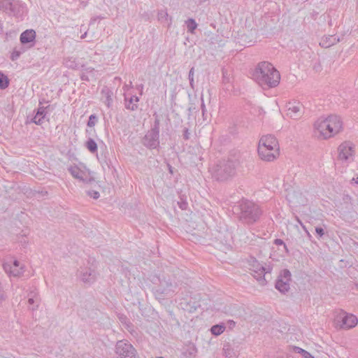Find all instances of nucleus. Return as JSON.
<instances>
[{
    "label": "nucleus",
    "mask_w": 358,
    "mask_h": 358,
    "mask_svg": "<svg viewBox=\"0 0 358 358\" xmlns=\"http://www.w3.org/2000/svg\"><path fill=\"white\" fill-rule=\"evenodd\" d=\"M252 78L261 87L272 88L279 84L280 75L271 63L262 62L255 69Z\"/></svg>",
    "instance_id": "1"
},
{
    "label": "nucleus",
    "mask_w": 358,
    "mask_h": 358,
    "mask_svg": "<svg viewBox=\"0 0 358 358\" xmlns=\"http://www.w3.org/2000/svg\"><path fill=\"white\" fill-rule=\"evenodd\" d=\"M315 133L322 139L334 137L343 129V121L336 115H330L326 117H321L314 123Z\"/></svg>",
    "instance_id": "2"
},
{
    "label": "nucleus",
    "mask_w": 358,
    "mask_h": 358,
    "mask_svg": "<svg viewBox=\"0 0 358 358\" xmlns=\"http://www.w3.org/2000/svg\"><path fill=\"white\" fill-rule=\"evenodd\" d=\"M258 155L265 162H273L280 155V148L276 138L272 135L263 136L258 145Z\"/></svg>",
    "instance_id": "3"
},
{
    "label": "nucleus",
    "mask_w": 358,
    "mask_h": 358,
    "mask_svg": "<svg viewBox=\"0 0 358 358\" xmlns=\"http://www.w3.org/2000/svg\"><path fill=\"white\" fill-rule=\"evenodd\" d=\"M239 220L246 224L257 222L263 213L258 204L249 200H242L239 203Z\"/></svg>",
    "instance_id": "4"
},
{
    "label": "nucleus",
    "mask_w": 358,
    "mask_h": 358,
    "mask_svg": "<svg viewBox=\"0 0 358 358\" xmlns=\"http://www.w3.org/2000/svg\"><path fill=\"white\" fill-rule=\"evenodd\" d=\"M212 176L218 181H225L232 178L236 173L234 161L222 160L210 169Z\"/></svg>",
    "instance_id": "5"
},
{
    "label": "nucleus",
    "mask_w": 358,
    "mask_h": 358,
    "mask_svg": "<svg viewBox=\"0 0 358 358\" xmlns=\"http://www.w3.org/2000/svg\"><path fill=\"white\" fill-rule=\"evenodd\" d=\"M142 143L149 149H156L159 146V120L156 119L153 127L142 139Z\"/></svg>",
    "instance_id": "6"
},
{
    "label": "nucleus",
    "mask_w": 358,
    "mask_h": 358,
    "mask_svg": "<svg viewBox=\"0 0 358 358\" xmlns=\"http://www.w3.org/2000/svg\"><path fill=\"white\" fill-rule=\"evenodd\" d=\"M249 262L250 270L252 272L254 278L257 279L261 285H265L266 284L265 275L271 272V268L270 266L266 267L263 266L255 258H251Z\"/></svg>",
    "instance_id": "7"
},
{
    "label": "nucleus",
    "mask_w": 358,
    "mask_h": 358,
    "mask_svg": "<svg viewBox=\"0 0 358 358\" xmlns=\"http://www.w3.org/2000/svg\"><path fill=\"white\" fill-rule=\"evenodd\" d=\"M117 358H136V350L127 340L118 341L115 345Z\"/></svg>",
    "instance_id": "8"
},
{
    "label": "nucleus",
    "mask_w": 358,
    "mask_h": 358,
    "mask_svg": "<svg viewBox=\"0 0 358 358\" xmlns=\"http://www.w3.org/2000/svg\"><path fill=\"white\" fill-rule=\"evenodd\" d=\"M9 3L5 9V13L9 15H12L20 20H22L24 17L27 13V8L26 4L20 0H9Z\"/></svg>",
    "instance_id": "9"
},
{
    "label": "nucleus",
    "mask_w": 358,
    "mask_h": 358,
    "mask_svg": "<svg viewBox=\"0 0 358 358\" xmlns=\"http://www.w3.org/2000/svg\"><path fill=\"white\" fill-rule=\"evenodd\" d=\"M335 322L340 328L348 329L355 327L358 320L355 315L341 310L336 315Z\"/></svg>",
    "instance_id": "10"
},
{
    "label": "nucleus",
    "mask_w": 358,
    "mask_h": 358,
    "mask_svg": "<svg viewBox=\"0 0 358 358\" xmlns=\"http://www.w3.org/2000/svg\"><path fill=\"white\" fill-rule=\"evenodd\" d=\"M68 171L71 176L84 183H90L94 180L91 176L90 171L85 166L73 165L68 168Z\"/></svg>",
    "instance_id": "11"
},
{
    "label": "nucleus",
    "mask_w": 358,
    "mask_h": 358,
    "mask_svg": "<svg viewBox=\"0 0 358 358\" xmlns=\"http://www.w3.org/2000/svg\"><path fill=\"white\" fill-rule=\"evenodd\" d=\"M291 276L288 269L281 271L275 282V288L281 293L287 292L290 289Z\"/></svg>",
    "instance_id": "12"
},
{
    "label": "nucleus",
    "mask_w": 358,
    "mask_h": 358,
    "mask_svg": "<svg viewBox=\"0 0 358 358\" xmlns=\"http://www.w3.org/2000/svg\"><path fill=\"white\" fill-rule=\"evenodd\" d=\"M338 151L339 159L348 162L352 159L355 147L352 143L346 141L339 145Z\"/></svg>",
    "instance_id": "13"
},
{
    "label": "nucleus",
    "mask_w": 358,
    "mask_h": 358,
    "mask_svg": "<svg viewBox=\"0 0 358 358\" xmlns=\"http://www.w3.org/2000/svg\"><path fill=\"white\" fill-rule=\"evenodd\" d=\"M3 269L9 275L13 277H19L24 271V266L17 260H14L12 264L5 263Z\"/></svg>",
    "instance_id": "14"
},
{
    "label": "nucleus",
    "mask_w": 358,
    "mask_h": 358,
    "mask_svg": "<svg viewBox=\"0 0 358 358\" xmlns=\"http://www.w3.org/2000/svg\"><path fill=\"white\" fill-rule=\"evenodd\" d=\"M287 115L292 119H299L303 115V106L299 102H289Z\"/></svg>",
    "instance_id": "15"
},
{
    "label": "nucleus",
    "mask_w": 358,
    "mask_h": 358,
    "mask_svg": "<svg viewBox=\"0 0 358 358\" xmlns=\"http://www.w3.org/2000/svg\"><path fill=\"white\" fill-rule=\"evenodd\" d=\"M80 278L83 282L92 284L96 280V273L94 270L86 268L80 271Z\"/></svg>",
    "instance_id": "16"
},
{
    "label": "nucleus",
    "mask_w": 358,
    "mask_h": 358,
    "mask_svg": "<svg viewBox=\"0 0 358 358\" xmlns=\"http://www.w3.org/2000/svg\"><path fill=\"white\" fill-rule=\"evenodd\" d=\"M101 100L104 103V104L107 106L108 108H110L113 105V91L108 87L107 86H104L101 91Z\"/></svg>",
    "instance_id": "17"
},
{
    "label": "nucleus",
    "mask_w": 358,
    "mask_h": 358,
    "mask_svg": "<svg viewBox=\"0 0 358 358\" xmlns=\"http://www.w3.org/2000/svg\"><path fill=\"white\" fill-rule=\"evenodd\" d=\"M36 36V31L34 29H27L20 34V41L22 44L29 43L35 41Z\"/></svg>",
    "instance_id": "18"
},
{
    "label": "nucleus",
    "mask_w": 358,
    "mask_h": 358,
    "mask_svg": "<svg viewBox=\"0 0 358 358\" xmlns=\"http://www.w3.org/2000/svg\"><path fill=\"white\" fill-rule=\"evenodd\" d=\"M340 41V39L338 36L335 35H329L325 37H323L320 42V45L324 48H328Z\"/></svg>",
    "instance_id": "19"
},
{
    "label": "nucleus",
    "mask_w": 358,
    "mask_h": 358,
    "mask_svg": "<svg viewBox=\"0 0 358 358\" xmlns=\"http://www.w3.org/2000/svg\"><path fill=\"white\" fill-rule=\"evenodd\" d=\"M40 298L38 294L35 292H31L28 294V303L29 308L30 310H34L38 308L40 304Z\"/></svg>",
    "instance_id": "20"
},
{
    "label": "nucleus",
    "mask_w": 358,
    "mask_h": 358,
    "mask_svg": "<svg viewBox=\"0 0 358 358\" xmlns=\"http://www.w3.org/2000/svg\"><path fill=\"white\" fill-rule=\"evenodd\" d=\"M125 107L127 109L131 110H135L138 108L137 102H138L139 99L138 96L134 95L131 96L129 99H127V98L125 96Z\"/></svg>",
    "instance_id": "21"
},
{
    "label": "nucleus",
    "mask_w": 358,
    "mask_h": 358,
    "mask_svg": "<svg viewBox=\"0 0 358 358\" xmlns=\"http://www.w3.org/2000/svg\"><path fill=\"white\" fill-rule=\"evenodd\" d=\"M223 353L227 358H238L237 352L229 343H226L223 347Z\"/></svg>",
    "instance_id": "22"
},
{
    "label": "nucleus",
    "mask_w": 358,
    "mask_h": 358,
    "mask_svg": "<svg viewBox=\"0 0 358 358\" xmlns=\"http://www.w3.org/2000/svg\"><path fill=\"white\" fill-rule=\"evenodd\" d=\"M63 64L66 67L69 69H77L79 67V65L76 62V59L73 57H68L64 58Z\"/></svg>",
    "instance_id": "23"
},
{
    "label": "nucleus",
    "mask_w": 358,
    "mask_h": 358,
    "mask_svg": "<svg viewBox=\"0 0 358 358\" xmlns=\"http://www.w3.org/2000/svg\"><path fill=\"white\" fill-rule=\"evenodd\" d=\"M24 48L23 47L15 48L10 55V59L12 61L17 60L20 55L24 52Z\"/></svg>",
    "instance_id": "24"
},
{
    "label": "nucleus",
    "mask_w": 358,
    "mask_h": 358,
    "mask_svg": "<svg viewBox=\"0 0 358 358\" xmlns=\"http://www.w3.org/2000/svg\"><path fill=\"white\" fill-rule=\"evenodd\" d=\"M185 24L187 25V29L188 32H189L191 34H194V30L197 27V24H196V21L192 18H189L185 21Z\"/></svg>",
    "instance_id": "25"
},
{
    "label": "nucleus",
    "mask_w": 358,
    "mask_h": 358,
    "mask_svg": "<svg viewBox=\"0 0 358 358\" xmlns=\"http://www.w3.org/2000/svg\"><path fill=\"white\" fill-rule=\"evenodd\" d=\"M225 330V326L224 324H215L211 327V333L215 336H219L222 334Z\"/></svg>",
    "instance_id": "26"
},
{
    "label": "nucleus",
    "mask_w": 358,
    "mask_h": 358,
    "mask_svg": "<svg viewBox=\"0 0 358 358\" xmlns=\"http://www.w3.org/2000/svg\"><path fill=\"white\" fill-rule=\"evenodd\" d=\"M293 351L295 353L301 354L303 358H315L310 353L297 346L293 347Z\"/></svg>",
    "instance_id": "27"
},
{
    "label": "nucleus",
    "mask_w": 358,
    "mask_h": 358,
    "mask_svg": "<svg viewBox=\"0 0 358 358\" xmlns=\"http://www.w3.org/2000/svg\"><path fill=\"white\" fill-rule=\"evenodd\" d=\"M157 19L161 23L168 22L169 14L166 10H160L157 13Z\"/></svg>",
    "instance_id": "28"
},
{
    "label": "nucleus",
    "mask_w": 358,
    "mask_h": 358,
    "mask_svg": "<svg viewBox=\"0 0 358 358\" xmlns=\"http://www.w3.org/2000/svg\"><path fill=\"white\" fill-rule=\"evenodd\" d=\"M86 147L92 153L97 151V144L92 138H89L86 142Z\"/></svg>",
    "instance_id": "29"
},
{
    "label": "nucleus",
    "mask_w": 358,
    "mask_h": 358,
    "mask_svg": "<svg viewBox=\"0 0 358 358\" xmlns=\"http://www.w3.org/2000/svg\"><path fill=\"white\" fill-rule=\"evenodd\" d=\"M9 85V80L8 77L0 71V89L4 90L8 87Z\"/></svg>",
    "instance_id": "30"
},
{
    "label": "nucleus",
    "mask_w": 358,
    "mask_h": 358,
    "mask_svg": "<svg viewBox=\"0 0 358 358\" xmlns=\"http://www.w3.org/2000/svg\"><path fill=\"white\" fill-rule=\"evenodd\" d=\"M180 305L183 310H187L189 313H192L195 311L196 309V306H191L190 303L187 302H181Z\"/></svg>",
    "instance_id": "31"
},
{
    "label": "nucleus",
    "mask_w": 358,
    "mask_h": 358,
    "mask_svg": "<svg viewBox=\"0 0 358 358\" xmlns=\"http://www.w3.org/2000/svg\"><path fill=\"white\" fill-rule=\"evenodd\" d=\"M194 67H192L189 71L188 79L189 80V85L192 90L194 89Z\"/></svg>",
    "instance_id": "32"
},
{
    "label": "nucleus",
    "mask_w": 358,
    "mask_h": 358,
    "mask_svg": "<svg viewBox=\"0 0 358 358\" xmlns=\"http://www.w3.org/2000/svg\"><path fill=\"white\" fill-rule=\"evenodd\" d=\"M97 122H98L97 116L95 114H92L89 117V120L87 122V126L89 127H93L95 126V124L97 123Z\"/></svg>",
    "instance_id": "33"
},
{
    "label": "nucleus",
    "mask_w": 358,
    "mask_h": 358,
    "mask_svg": "<svg viewBox=\"0 0 358 358\" xmlns=\"http://www.w3.org/2000/svg\"><path fill=\"white\" fill-rule=\"evenodd\" d=\"M45 118L43 116H38L36 113L35 116L32 118V122L35 123L37 125H41L44 122Z\"/></svg>",
    "instance_id": "34"
},
{
    "label": "nucleus",
    "mask_w": 358,
    "mask_h": 358,
    "mask_svg": "<svg viewBox=\"0 0 358 358\" xmlns=\"http://www.w3.org/2000/svg\"><path fill=\"white\" fill-rule=\"evenodd\" d=\"M46 108V107L41 106L37 109L36 113L38 116H43L44 118H45L47 114Z\"/></svg>",
    "instance_id": "35"
},
{
    "label": "nucleus",
    "mask_w": 358,
    "mask_h": 358,
    "mask_svg": "<svg viewBox=\"0 0 358 358\" xmlns=\"http://www.w3.org/2000/svg\"><path fill=\"white\" fill-rule=\"evenodd\" d=\"M178 205L181 210H186L188 206V203L186 200L182 198L180 199V201H178Z\"/></svg>",
    "instance_id": "36"
},
{
    "label": "nucleus",
    "mask_w": 358,
    "mask_h": 358,
    "mask_svg": "<svg viewBox=\"0 0 358 358\" xmlns=\"http://www.w3.org/2000/svg\"><path fill=\"white\" fill-rule=\"evenodd\" d=\"M87 195L94 199H98L100 196L99 192L95 190H90L87 192Z\"/></svg>",
    "instance_id": "37"
},
{
    "label": "nucleus",
    "mask_w": 358,
    "mask_h": 358,
    "mask_svg": "<svg viewBox=\"0 0 358 358\" xmlns=\"http://www.w3.org/2000/svg\"><path fill=\"white\" fill-rule=\"evenodd\" d=\"M9 0H0V10L5 11L9 3Z\"/></svg>",
    "instance_id": "38"
},
{
    "label": "nucleus",
    "mask_w": 358,
    "mask_h": 358,
    "mask_svg": "<svg viewBox=\"0 0 358 358\" xmlns=\"http://www.w3.org/2000/svg\"><path fill=\"white\" fill-rule=\"evenodd\" d=\"M189 137H190V133L189 131V129L187 128H185L183 129V138L185 140H188V139H189Z\"/></svg>",
    "instance_id": "39"
},
{
    "label": "nucleus",
    "mask_w": 358,
    "mask_h": 358,
    "mask_svg": "<svg viewBox=\"0 0 358 358\" xmlns=\"http://www.w3.org/2000/svg\"><path fill=\"white\" fill-rule=\"evenodd\" d=\"M274 244L276 245H283L285 248L286 250H287L285 243H284V241L282 239H280V238L275 239Z\"/></svg>",
    "instance_id": "40"
},
{
    "label": "nucleus",
    "mask_w": 358,
    "mask_h": 358,
    "mask_svg": "<svg viewBox=\"0 0 358 358\" xmlns=\"http://www.w3.org/2000/svg\"><path fill=\"white\" fill-rule=\"evenodd\" d=\"M315 231L319 237H322L324 234V231L322 227H316Z\"/></svg>",
    "instance_id": "41"
},
{
    "label": "nucleus",
    "mask_w": 358,
    "mask_h": 358,
    "mask_svg": "<svg viewBox=\"0 0 358 358\" xmlns=\"http://www.w3.org/2000/svg\"><path fill=\"white\" fill-rule=\"evenodd\" d=\"M132 87V82L130 81L129 84L125 83L122 87L124 92H127L130 88Z\"/></svg>",
    "instance_id": "42"
},
{
    "label": "nucleus",
    "mask_w": 358,
    "mask_h": 358,
    "mask_svg": "<svg viewBox=\"0 0 358 358\" xmlns=\"http://www.w3.org/2000/svg\"><path fill=\"white\" fill-rule=\"evenodd\" d=\"M201 110H202V113L203 115H204L206 109V106H205V103H204V101H203V99L201 97Z\"/></svg>",
    "instance_id": "43"
},
{
    "label": "nucleus",
    "mask_w": 358,
    "mask_h": 358,
    "mask_svg": "<svg viewBox=\"0 0 358 358\" xmlns=\"http://www.w3.org/2000/svg\"><path fill=\"white\" fill-rule=\"evenodd\" d=\"M227 324H228L229 327L230 329H233L235 327V325H236V322L234 320H229L227 322Z\"/></svg>",
    "instance_id": "44"
},
{
    "label": "nucleus",
    "mask_w": 358,
    "mask_h": 358,
    "mask_svg": "<svg viewBox=\"0 0 358 358\" xmlns=\"http://www.w3.org/2000/svg\"><path fill=\"white\" fill-rule=\"evenodd\" d=\"M171 291V289H164L162 291V294H167L169 293V292Z\"/></svg>",
    "instance_id": "45"
},
{
    "label": "nucleus",
    "mask_w": 358,
    "mask_h": 358,
    "mask_svg": "<svg viewBox=\"0 0 358 358\" xmlns=\"http://www.w3.org/2000/svg\"><path fill=\"white\" fill-rule=\"evenodd\" d=\"M87 34V31H85V33H84V34L80 36V38H81L82 39L85 38L86 37Z\"/></svg>",
    "instance_id": "46"
},
{
    "label": "nucleus",
    "mask_w": 358,
    "mask_h": 358,
    "mask_svg": "<svg viewBox=\"0 0 358 358\" xmlns=\"http://www.w3.org/2000/svg\"><path fill=\"white\" fill-rule=\"evenodd\" d=\"M352 180H353V181H355V182L356 184H358V177H357V178H352Z\"/></svg>",
    "instance_id": "47"
},
{
    "label": "nucleus",
    "mask_w": 358,
    "mask_h": 358,
    "mask_svg": "<svg viewBox=\"0 0 358 358\" xmlns=\"http://www.w3.org/2000/svg\"><path fill=\"white\" fill-rule=\"evenodd\" d=\"M306 231L307 235L308 236V237H311V236H310V234H309V232H308L307 230H306Z\"/></svg>",
    "instance_id": "48"
},
{
    "label": "nucleus",
    "mask_w": 358,
    "mask_h": 358,
    "mask_svg": "<svg viewBox=\"0 0 358 358\" xmlns=\"http://www.w3.org/2000/svg\"><path fill=\"white\" fill-rule=\"evenodd\" d=\"M81 79H82L83 80H86V79H85V76H83L81 77Z\"/></svg>",
    "instance_id": "49"
},
{
    "label": "nucleus",
    "mask_w": 358,
    "mask_h": 358,
    "mask_svg": "<svg viewBox=\"0 0 358 358\" xmlns=\"http://www.w3.org/2000/svg\"><path fill=\"white\" fill-rule=\"evenodd\" d=\"M143 85H141L139 86V89H141V90H143Z\"/></svg>",
    "instance_id": "50"
},
{
    "label": "nucleus",
    "mask_w": 358,
    "mask_h": 358,
    "mask_svg": "<svg viewBox=\"0 0 358 358\" xmlns=\"http://www.w3.org/2000/svg\"><path fill=\"white\" fill-rule=\"evenodd\" d=\"M199 1V3H202V2H204L206 1V0H198Z\"/></svg>",
    "instance_id": "51"
},
{
    "label": "nucleus",
    "mask_w": 358,
    "mask_h": 358,
    "mask_svg": "<svg viewBox=\"0 0 358 358\" xmlns=\"http://www.w3.org/2000/svg\"><path fill=\"white\" fill-rule=\"evenodd\" d=\"M300 223H301V224L302 227H303L304 229H306L305 226H303V224H302L301 222H300Z\"/></svg>",
    "instance_id": "52"
},
{
    "label": "nucleus",
    "mask_w": 358,
    "mask_h": 358,
    "mask_svg": "<svg viewBox=\"0 0 358 358\" xmlns=\"http://www.w3.org/2000/svg\"><path fill=\"white\" fill-rule=\"evenodd\" d=\"M157 358H164V357H157Z\"/></svg>",
    "instance_id": "53"
},
{
    "label": "nucleus",
    "mask_w": 358,
    "mask_h": 358,
    "mask_svg": "<svg viewBox=\"0 0 358 358\" xmlns=\"http://www.w3.org/2000/svg\"><path fill=\"white\" fill-rule=\"evenodd\" d=\"M278 358H283V357H278Z\"/></svg>",
    "instance_id": "54"
}]
</instances>
